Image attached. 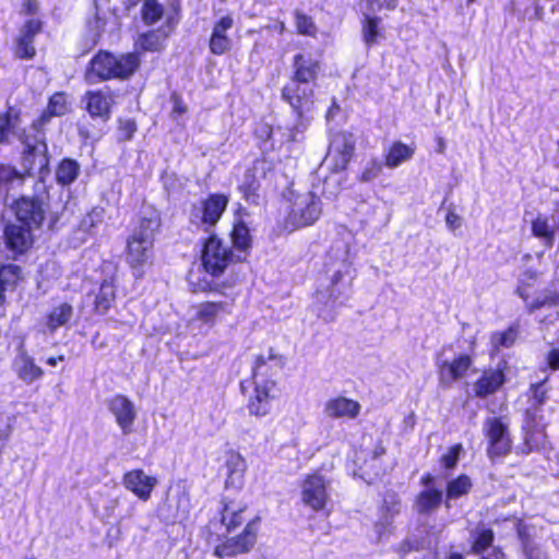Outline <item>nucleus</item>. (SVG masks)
<instances>
[{"label": "nucleus", "mask_w": 559, "mask_h": 559, "mask_svg": "<svg viewBox=\"0 0 559 559\" xmlns=\"http://www.w3.org/2000/svg\"><path fill=\"white\" fill-rule=\"evenodd\" d=\"M201 528V537L213 545L219 559L249 554L257 545L262 519L253 514L248 502L236 497H222L217 511Z\"/></svg>", "instance_id": "nucleus-1"}, {"label": "nucleus", "mask_w": 559, "mask_h": 559, "mask_svg": "<svg viewBox=\"0 0 559 559\" xmlns=\"http://www.w3.org/2000/svg\"><path fill=\"white\" fill-rule=\"evenodd\" d=\"M285 357L278 354L275 348L270 347L267 355L254 356L251 366V379L253 380V393L247 402V409L251 416L264 417L272 412L273 402L281 396V388L276 380L264 378L272 366L283 368Z\"/></svg>", "instance_id": "nucleus-2"}, {"label": "nucleus", "mask_w": 559, "mask_h": 559, "mask_svg": "<svg viewBox=\"0 0 559 559\" xmlns=\"http://www.w3.org/2000/svg\"><path fill=\"white\" fill-rule=\"evenodd\" d=\"M236 282L227 278L217 281H199L191 285V293L204 295H219V300H203L197 304L193 309L192 320L206 328H214L228 317H231L236 307L237 294L234 293Z\"/></svg>", "instance_id": "nucleus-3"}, {"label": "nucleus", "mask_w": 559, "mask_h": 559, "mask_svg": "<svg viewBox=\"0 0 559 559\" xmlns=\"http://www.w3.org/2000/svg\"><path fill=\"white\" fill-rule=\"evenodd\" d=\"M159 215L139 216L124 241V262L140 277L144 267L152 263L155 236L160 227Z\"/></svg>", "instance_id": "nucleus-4"}, {"label": "nucleus", "mask_w": 559, "mask_h": 559, "mask_svg": "<svg viewBox=\"0 0 559 559\" xmlns=\"http://www.w3.org/2000/svg\"><path fill=\"white\" fill-rule=\"evenodd\" d=\"M15 222L33 229H41L48 219V229L53 230L60 221V213L51 211L48 193H34L20 195L11 204Z\"/></svg>", "instance_id": "nucleus-5"}, {"label": "nucleus", "mask_w": 559, "mask_h": 559, "mask_svg": "<svg viewBox=\"0 0 559 559\" xmlns=\"http://www.w3.org/2000/svg\"><path fill=\"white\" fill-rule=\"evenodd\" d=\"M200 263L202 271L215 281L225 275L229 267L242 261L216 233L211 231L201 240Z\"/></svg>", "instance_id": "nucleus-6"}, {"label": "nucleus", "mask_w": 559, "mask_h": 559, "mask_svg": "<svg viewBox=\"0 0 559 559\" xmlns=\"http://www.w3.org/2000/svg\"><path fill=\"white\" fill-rule=\"evenodd\" d=\"M23 148L21 152V165L29 176L37 173L45 176L49 173L50 153L46 136L35 135L32 139L25 130L17 134Z\"/></svg>", "instance_id": "nucleus-7"}, {"label": "nucleus", "mask_w": 559, "mask_h": 559, "mask_svg": "<svg viewBox=\"0 0 559 559\" xmlns=\"http://www.w3.org/2000/svg\"><path fill=\"white\" fill-rule=\"evenodd\" d=\"M475 340L469 342L471 352L460 353L452 359H439L436 361V371L439 385L443 389L466 379L475 373Z\"/></svg>", "instance_id": "nucleus-8"}, {"label": "nucleus", "mask_w": 559, "mask_h": 559, "mask_svg": "<svg viewBox=\"0 0 559 559\" xmlns=\"http://www.w3.org/2000/svg\"><path fill=\"white\" fill-rule=\"evenodd\" d=\"M547 427L548 421L543 414V409L526 407L523 411L521 425L522 453L539 452L546 448L548 443Z\"/></svg>", "instance_id": "nucleus-9"}, {"label": "nucleus", "mask_w": 559, "mask_h": 559, "mask_svg": "<svg viewBox=\"0 0 559 559\" xmlns=\"http://www.w3.org/2000/svg\"><path fill=\"white\" fill-rule=\"evenodd\" d=\"M483 433L486 439V454L491 462L511 454L513 439L509 424L502 416L488 417L483 424Z\"/></svg>", "instance_id": "nucleus-10"}, {"label": "nucleus", "mask_w": 559, "mask_h": 559, "mask_svg": "<svg viewBox=\"0 0 559 559\" xmlns=\"http://www.w3.org/2000/svg\"><path fill=\"white\" fill-rule=\"evenodd\" d=\"M229 204V197L222 192L209 193L198 203L192 204L189 222L207 231L214 228L222 219Z\"/></svg>", "instance_id": "nucleus-11"}, {"label": "nucleus", "mask_w": 559, "mask_h": 559, "mask_svg": "<svg viewBox=\"0 0 559 559\" xmlns=\"http://www.w3.org/2000/svg\"><path fill=\"white\" fill-rule=\"evenodd\" d=\"M316 87L309 83L289 81L281 88V98L292 109L298 121H302L307 114L311 112L316 104Z\"/></svg>", "instance_id": "nucleus-12"}, {"label": "nucleus", "mask_w": 559, "mask_h": 559, "mask_svg": "<svg viewBox=\"0 0 559 559\" xmlns=\"http://www.w3.org/2000/svg\"><path fill=\"white\" fill-rule=\"evenodd\" d=\"M300 499L313 512L325 511L330 502L329 480L319 469L306 474L301 479Z\"/></svg>", "instance_id": "nucleus-13"}, {"label": "nucleus", "mask_w": 559, "mask_h": 559, "mask_svg": "<svg viewBox=\"0 0 559 559\" xmlns=\"http://www.w3.org/2000/svg\"><path fill=\"white\" fill-rule=\"evenodd\" d=\"M117 94L109 86L87 90L82 96L84 110L94 120L107 122L110 120L116 105Z\"/></svg>", "instance_id": "nucleus-14"}, {"label": "nucleus", "mask_w": 559, "mask_h": 559, "mask_svg": "<svg viewBox=\"0 0 559 559\" xmlns=\"http://www.w3.org/2000/svg\"><path fill=\"white\" fill-rule=\"evenodd\" d=\"M35 229L20 224L17 222H8L3 226L2 238L5 249L12 254L13 259L25 255L35 243Z\"/></svg>", "instance_id": "nucleus-15"}, {"label": "nucleus", "mask_w": 559, "mask_h": 559, "mask_svg": "<svg viewBox=\"0 0 559 559\" xmlns=\"http://www.w3.org/2000/svg\"><path fill=\"white\" fill-rule=\"evenodd\" d=\"M322 61L310 52L299 51L292 58V72L289 79L298 83H309L318 86L322 75Z\"/></svg>", "instance_id": "nucleus-16"}, {"label": "nucleus", "mask_w": 559, "mask_h": 559, "mask_svg": "<svg viewBox=\"0 0 559 559\" xmlns=\"http://www.w3.org/2000/svg\"><path fill=\"white\" fill-rule=\"evenodd\" d=\"M179 11L168 15L165 22L169 32H160V29H148L141 33L134 41V51L140 55L143 52H159L164 48L165 39L173 32L179 22Z\"/></svg>", "instance_id": "nucleus-17"}, {"label": "nucleus", "mask_w": 559, "mask_h": 559, "mask_svg": "<svg viewBox=\"0 0 559 559\" xmlns=\"http://www.w3.org/2000/svg\"><path fill=\"white\" fill-rule=\"evenodd\" d=\"M322 207L319 200L312 198L304 207L292 209L285 216L282 228L286 233L313 225L321 216Z\"/></svg>", "instance_id": "nucleus-18"}, {"label": "nucleus", "mask_w": 559, "mask_h": 559, "mask_svg": "<svg viewBox=\"0 0 559 559\" xmlns=\"http://www.w3.org/2000/svg\"><path fill=\"white\" fill-rule=\"evenodd\" d=\"M114 52L99 49L87 62L84 70V80L87 83H103L114 80Z\"/></svg>", "instance_id": "nucleus-19"}, {"label": "nucleus", "mask_w": 559, "mask_h": 559, "mask_svg": "<svg viewBox=\"0 0 559 559\" xmlns=\"http://www.w3.org/2000/svg\"><path fill=\"white\" fill-rule=\"evenodd\" d=\"M330 151L334 154V169L344 171L348 168L356 151V140L349 131H338L333 135Z\"/></svg>", "instance_id": "nucleus-20"}, {"label": "nucleus", "mask_w": 559, "mask_h": 559, "mask_svg": "<svg viewBox=\"0 0 559 559\" xmlns=\"http://www.w3.org/2000/svg\"><path fill=\"white\" fill-rule=\"evenodd\" d=\"M107 407L114 415L122 433L130 435L136 419V409L131 400L128 396L118 393L107 401Z\"/></svg>", "instance_id": "nucleus-21"}, {"label": "nucleus", "mask_w": 559, "mask_h": 559, "mask_svg": "<svg viewBox=\"0 0 559 559\" xmlns=\"http://www.w3.org/2000/svg\"><path fill=\"white\" fill-rule=\"evenodd\" d=\"M506 381L507 374L503 368H485L473 383V395L485 400L499 392Z\"/></svg>", "instance_id": "nucleus-22"}, {"label": "nucleus", "mask_w": 559, "mask_h": 559, "mask_svg": "<svg viewBox=\"0 0 559 559\" xmlns=\"http://www.w3.org/2000/svg\"><path fill=\"white\" fill-rule=\"evenodd\" d=\"M234 26V19L230 14L221 16L214 22L209 37V50L214 56L228 53L233 48V39L227 34Z\"/></svg>", "instance_id": "nucleus-23"}, {"label": "nucleus", "mask_w": 559, "mask_h": 559, "mask_svg": "<svg viewBox=\"0 0 559 559\" xmlns=\"http://www.w3.org/2000/svg\"><path fill=\"white\" fill-rule=\"evenodd\" d=\"M122 484L138 499L147 501L157 485V478L146 475L142 468H133L123 474Z\"/></svg>", "instance_id": "nucleus-24"}, {"label": "nucleus", "mask_w": 559, "mask_h": 559, "mask_svg": "<svg viewBox=\"0 0 559 559\" xmlns=\"http://www.w3.org/2000/svg\"><path fill=\"white\" fill-rule=\"evenodd\" d=\"M538 277L539 273L537 271L526 270L516 288L519 296L523 299L530 312L542 308L546 302L545 299H540V296L537 295Z\"/></svg>", "instance_id": "nucleus-25"}, {"label": "nucleus", "mask_w": 559, "mask_h": 559, "mask_svg": "<svg viewBox=\"0 0 559 559\" xmlns=\"http://www.w3.org/2000/svg\"><path fill=\"white\" fill-rule=\"evenodd\" d=\"M361 409L359 402L342 395L332 397L324 404V414L333 419L348 418L355 419Z\"/></svg>", "instance_id": "nucleus-26"}, {"label": "nucleus", "mask_w": 559, "mask_h": 559, "mask_svg": "<svg viewBox=\"0 0 559 559\" xmlns=\"http://www.w3.org/2000/svg\"><path fill=\"white\" fill-rule=\"evenodd\" d=\"M228 236L231 242L229 247L233 248L234 253L239 257L243 254L245 257L241 259L245 260L250 254L253 246V237L247 223L241 218L236 219L231 225Z\"/></svg>", "instance_id": "nucleus-27"}, {"label": "nucleus", "mask_w": 559, "mask_h": 559, "mask_svg": "<svg viewBox=\"0 0 559 559\" xmlns=\"http://www.w3.org/2000/svg\"><path fill=\"white\" fill-rule=\"evenodd\" d=\"M141 62L140 53L136 51L114 53V80L127 81L131 79L140 69Z\"/></svg>", "instance_id": "nucleus-28"}, {"label": "nucleus", "mask_w": 559, "mask_h": 559, "mask_svg": "<svg viewBox=\"0 0 559 559\" xmlns=\"http://www.w3.org/2000/svg\"><path fill=\"white\" fill-rule=\"evenodd\" d=\"M237 190L241 198L249 204L258 205L260 202L261 182L258 177V169L255 165L248 167L239 183Z\"/></svg>", "instance_id": "nucleus-29"}, {"label": "nucleus", "mask_w": 559, "mask_h": 559, "mask_svg": "<svg viewBox=\"0 0 559 559\" xmlns=\"http://www.w3.org/2000/svg\"><path fill=\"white\" fill-rule=\"evenodd\" d=\"M117 299V286L114 277L100 282L95 293L93 311L97 314H106L115 305Z\"/></svg>", "instance_id": "nucleus-30"}, {"label": "nucleus", "mask_w": 559, "mask_h": 559, "mask_svg": "<svg viewBox=\"0 0 559 559\" xmlns=\"http://www.w3.org/2000/svg\"><path fill=\"white\" fill-rule=\"evenodd\" d=\"M22 281L23 271L20 265L14 263L0 265V308L7 302L5 294L16 290Z\"/></svg>", "instance_id": "nucleus-31"}, {"label": "nucleus", "mask_w": 559, "mask_h": 559, "mask_svg": "<svg viewBox=\"0 0 559 559\" xmlns=\"http://www.w3.org/2000/svg\"><path fill=\"white\" fill-rule=\"evenodd\" d=\"M443 502V492L440 488L430 487L420 490L414 499V507L418 514H430Z\"/></svg>", "instance_id": "nucleus-32"}, {"label": "nucleus", "mask_w": 559, "mask_h": 559, "mask_svg": "<svg viewBox=\"0 0 559 559\" xmlns=\"http://www.w3.org/2000/svg\"><path fill=\"white\" fill-rule=\"evenodd\" d=\"M415 146L403 143L402 141H393L384 151L383 164L388 168H396L405 162L413 158Z\"/></svg>", "instance_id": "nucleus-33"}, {"label": "nucleus", "mask_w": 559, "mask_h": 559, "mask_svg": "<svg viewBox=\"0 0 559 559\" xmlns=\"http://www.w3.org/2000/svg\"><path fill=\"white\" fill-rule=\"evenodd\" d=\"M21 122V110L15 106L9 105L0 112V144L11 143V136L15 133Z\"/></svg>", "instance_id": "nucleus-34"}, {"label": "nucleus", "mask_w": 559, "mask_h": 559, "mask_svg": "<svg viewBox=\"0 0 559 559\" xmlns=\"http://www.w3.org/2000/svg\"><path fill=\"white\" fill-rule=\"evenodd\" d=\"M16 374L25 383H32L44 376V370L35 364L33 357L23 352L17 356Z\"/></svg>", "instance_id": "nucleus-35"}, {"label": "nucleus", "mask_w": 559, "mask_h": 559, "mask_svg": "<svg viewBox=\"0 0 559 559\" xmlns=\"http://www.w3.org/2000/svg\"><path fill=\"white\" fill-rule=\"evenodd\" d=\"M80 171V164L75 159L64 157L56 167V181L61 187H68L78 179Z\"/></svg>", "instance_id": "nucleus-36"}, {"label": "nucleus", "mask_w": 559, "mask_h": 559, "mask_svg": "<svg viewBox=\"0 0 559 559\" xmlns=\"http://www.w3.org/2000/svg\"><path fill=\"white\" fill-rule=\"evenodd\" d=\"M473 483L467 474H460L445 485V502L460 499L471 492Z\"/></svg>", "instance_id": "nucleus-37"}, {"label": "nucleus", "mask_w": 559, "mask_h": 559, "mask_svg": "<svg viewBox=\"0 0 559 559\" xmlns=\"http://www.w3.org/2000/svg\"><path fill=\"white\" fill-rule=\"evenodd\" d=\"M495 542V532L490 527H477L471 539L469 551L473 555H483L486 550L492 547Z\"/></svg>", "instance_id": "nucleus-38"}, {"label": "nucleus", "mask_w": 559, "mask_h": 559, "mask_svg": "<svg viewBox=\"0 0 559 559\" xmlns=\"http://www.w3.org/2000/svg\"><path fill=\"white\" fill-rule=\"evenodd\" d=\"M381 22V17L376 15H365L362 19L361 34L366 46L372 47L377 45L380 37H382Z\"/></svg>", "instance_id": "nucleus-39"}, {"label": "nucleus", "mask_w": 559, "mask_h": 559, "mask_svg": "<svg viewBox=\"0 0 559 559\" xmlns=\"http://www.w3.org/2000/svg\"><path fill=\"white\" fill-rule=\"evenodd\" d=\"M73 314V308L68 302H62L57 307H53L46 314V325L50 331H56L57 329L66 325Z\"/></svg>", "instance_id": "nucleus-40"}, {"label": "nucleus", "mask_w": 559, "mask_h": 559, "mask_svg": "<svg viewBox=\"0 0 559 559\" xmlns=\"http://www.w3.org/2000/svg\"><path fill=\"white\" fill-rule=\"evenodd\" d=\"M532 235L542 240L546 248H551L555 242V230L548 223L546 216L537 215L531 222Z\"/></svg>", "instance_id": "nucleus-41"}, {"label": "nucleus", "mask_w": 559, "mask_h": 559, "mask_svg": "<svg viewBox=\"0 0 559 559\" xmlns=\"http://www.w3.org/2000/svg\"><path fill=\"white\" fill-rule=\"evenodd\" d=\"M294 23L296 33L300 36L316 38L319 33V28L314 22V19L304 12L302 10L295 9L293 11Z\"/></svg>", "instance_id": "nucleus-42"}, {"label": "nucleus", "mask_w": 559, "mask_h": 559, "mask_svg": "<svg viewBox=\"0 0 559 559\" xmlns=\"http://www.w3.org/2000/svg\"><path fill=\"white\" fill-rule=\"evenodd\" d=\"M26 177L29 175L24 169L20 171L10 164L0 163V191L10 190L15 181L22 185Z\"/></svg>", "instance_id": "nucleus-43"}, {"label": "nucleus", "mask_w": 559, "mask_h": 559, "mask_svg": "<svg viewBox=\"0 0 559 559\" xmlns=\"http://www.w3.org/2000/svg\"><path fill=\"white\" fill-rule=\"evenodd\" d=\"M45 109L56 117L66 116L71 109L69 95L63 91L52 93L48 98Z\"/></svg>", "instance_id": "nucleus-44"}, {"label": "nucleus", "mask_w": 559, "mask_h": 559, "mask_svg": "<svg viewBox=\"0 0 559 559\" xmlns=\"http://www.w3.org/2000/svg\"><path fill=\"white\" fill-rule=\"evenodd\" d=\"M141 19L147 26L156 24L164 15V7L158 0H143L141 8Z\"/></svg>", "instance_id": "nucleus-45"}, {"label": "nucleus", "mask_w": 559, "mask_h": 559, "mask_svg": "<svg viewBox=\"0 0 559 559\" xmlns=\"http://www.w3.org/2000/svg\"><path fill=\"white\" fill-rule=\"evenodd\" d=\"M138 131L134 118L118 117L116 121V141L118 143L129 142Z\"/></svg>", "instance_id": "nucleus-46"}, {"label": "nucleus", "mask_w": 559, "mask_h": 559, "mask_svg": "<svg viewBox=\"0 0 559 559\" xmlns=\"http://www.w3.org/2000/svg\"><path fill=\"white\" fill-rule=\"evenodd\" d=\"M35 39L19 34L13 49L14 57L20 60H32L36 57Z\"/></svg>", "instance_id": "nucleus-47"}, {"label": "nucleus", "mask_w": 559, "mask_h": 559, "mask_svg": "<svg viewBox=\"0 0 559 559\" xmlns=\"http://www.w3.org/2000/svg\"><path fill=\"white\" fill-rule=\"evenodd\" d=\"M383 162L373 157L364 166L357 175L356 180L360 183H368L379 178L383 171Z\"/></svg>", "instance_id": "nucleus-48"}, {"label": "nucleus", "mask_w": 559, "mask_h": 559, "mask_svg": "<svg viewBox=\"0 0 559 559\" xmlns=\"http://www.w3.org/2000/svg\"><path fill=\"white\" fill-rule=\"evenodd\" d=\"M464 451L462 443H455L451 445L447 453L442 454L439 457L440 465L447 469L452 471L457 466V463L460 461V456L462 452Z\"/></svg>", "instance_id": "nucleus-49"}, {"label": "nucleus", "mask_w": 559, "mask_h": 559, "mask_svg": "<svg viewBox=\"0 0 559 559\" xmlns=\"http://www.w3.org/2000/svg\"><path fill=\"white\" fill-rule=\"evenodd\" d=\"M548 381V377H545L543 380L532 383L530 385V391L532 393L533 403L528 407H536L542 409V406L548 399L547 390L544 388L546 382Z\"/></svg>", "instance_id": "nucleus-50"}, {"label": "nucleus", "mask_w": 559, "mask_h": 559, "mask_svg": "<svg viewBox=\"0 0 559 559\" xmlns=\"http://www.w3.org/2000/svg\"><path fill=\"white\" fill-rule=\"evenodd\" d=\"M48 110L43 109L41 112L32 120L31 129L39 136H46V127L50 123L51 119L55 118Z\"/></svg>", "instance_id": "nucleus-51"}, {"label": "nucleus", "mask_w": 559, "mask_h": 559, "mask_svg": "<svg viewBox=\"0 0 559 559\" xmlns=\"http://www.w3.org/2000/svg\"><path fill=\"white\" fill-rule=\"evenodd\" d=\"M43 28L44 22L40 19H28L23 23L20 34L35 39L43 32Z\"/></svg>", "instance_id": "nucleus-52"}, {"label": "nucleus", "mask_w": 559, "mask_h": 559, "mask_svg": "<svg viewBox=\"0 0 559 559\" xmlns=\"http://www.w3.org/2000/svg\"><path fill=\"white\" fill-rule=\"evenodd\" d=\"M401 499L394 491L388 493L382 503V510L384 513L394 516L400 513Z\"/></svg>", "instance_id": "nucleus-53"}, {"label": "nucleus", "mask_w": 559, "mask_h": 559, "mask_svg": "<svg viewBox=\"0 0 559 559\" xmlns=\"http://www.w3.org/2000/svg\"><path fill=\"white\" fill-rule=\"evenodd\" d=\"M516 333L512 328L506 331L498 332L493 335V340L498 347H510L514 344Z\"/></svg>", "instance_id": "nucleus-54"}, {"label": "nucleus", "mask_w": 559, "mask_h": 559, "mask_svg": "<svg viewBox=\"0 0 559 559\" xmlns=\"http://www.w3.org/2000/svg\"><path fill=\"white\" fill-rule=\"evenodd\" d=\"M516 535L521 544V550L537 544L530 534L527 525H524L521 521L516 525Z\"/></svg>", "instance_id": "nucleus-55"}, {"label": "nucleus", "mask_w": 559, "mask_h": 559, "mask_svg": "<svg viewBox=\"0 0 559 559\" xmlns=\"http://www.w3.org/2000/svg\"><path fill=\"white\" fill-rule=\"evenodd\" d=\"M542 371H558L559 370V348L555 347L547 352L545 355V365L540 367Z\"/></svg>", "instance_id": "nucleus-56"}, {"label": "nucleus", "mask_w": 559, "mask_h": 559, "mask_svg": "<svg viewBox=\"0 0 559 559\" xmlns=\"http://www.w3.org/2000/svg\"><path fill=\"white\" fill-rule=\"evenodd\" d=\"M170 100L173 104L171 115L174 118L185 115L188 111L187 105L178 93L174 92L170 95Z\"/></svg>", "instance_id": "nucleus-57"}, {"label": "nucleus", "mask_w": 559, "mask_h": 559, "mask_svg": "<svg viewBox=\"0 0 559 559\" xmlns=\"http://www.w3.org/2000/svg\"><path fill=\"white\" fill-rule=\"evenodd\" d=\"M525 559H548L547 552L539 544H535L522 550Z\"/></svg>", "instance_id": "nucleus-58"}, {"label": "nucleus", "mask_w": 559, "mask_h": 559, "mask_svg": "<svg viewBox=\"0 0 559 559\" xmlns=\"http://www.w3.org/2000/svg\"><path fill=\"white\" fill-rule=\"evenodd\" d=\"M343 277H344V273L340 270L335 271L331 277V284H330L329 290H330V298H332L333 300L337 299L342 295V292L338 290L336 288V286L343 280Z\"/></svg>", "instance_id": "nucleus-59"}, {"label": "nucleus", "mask_w": 559, "mask_h": 559, "mask_svg": "<svg viewBox=\"0 0 559 559\" xmlns=\"http://www.w3.org/2000/svg\"><path fill=\"white\" fill-rule=\"evenodd\" d=\"M445 224L449 229L455 230L461 227L462 218L454 210H449L445 215Z\"/></svg>", "instance_id": "nucleus-60"}, {"label": "nucleus", "mask_w": 559, "mask_h": 559, "mask_svg": "<svg viewBox=\"0 0 559 559\" xmlns=\"http://www.w3.org/2000/svg\"><path fill=\"white\" fill-rule=\"evenodd\" d=\"M39 11V2L37 0H23L21 14L25 16L34 15Z\"/></svg>", "instance_id": "nucleus-61"}, {"label": "nucleus", "mask_w": 559, "mask_h": 559, "mask_svg": "<svg viewBox=\"0 0 559 559\" xmlns=\"http://www.w3.org/2000/svg\"><path fill=\"white\" fill-rule=\"evenodd\" d=\"M435 483H436V477L431 473L423 474L419 479V484L421 486L426 487L425 489L433 487Z\"/></svg>", "instance_id": "nucleus-62"}, {"label": "nucleus", "mask_w": 559, "mask_h": 559, "mask_svg": "<svg viewBox=\"0 0 559 559\" xmlns=\"http://www.w3.org/2000/svg\"><path fill=\"white\" fill-rule=\"evenodd\" d=\"M269 29L276 31L280 35L286 32V23L283 20H276L273 26H267Z\"/></svg>", "instance_id": "nucleus-63"}, {"label": "nucleus", "mask_w": 559, "mask_h": 559, "mask_svg": "<svg viewBox=\"0 0 559 559\" xmlns=\"http://www.w3.org/2000/svg\"><path fill=\"white\" fill-rule=\"evenodd\" d=\"M386 452L384 445L382 444L381 441H379L377 443V445L374 447V449L372 450V459H379L381 457L382 455H384Z\"/></svg>", "instance_id": "nucleus-64"}]
</instances>
